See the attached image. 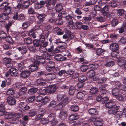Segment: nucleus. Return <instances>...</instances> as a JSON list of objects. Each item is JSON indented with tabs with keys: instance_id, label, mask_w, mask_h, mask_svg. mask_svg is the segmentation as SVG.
<instances>
[{
	"instance_id": "nucleus-42",
	"label": "nucleus",
	"mask_w": 126,
	"mask_h": 126,
	"mask_svg": "<svg viewBox=\"0 0 126 126\" xmlns=\"http://www.w3.org/2000/svg\"><path fill=\"white\" fill-rule=\"evenodd\" d=\"M55 23L56 24L61 25L63 24V20L61 18H58L55 21Z\"/></svg>"
},
{
	"instance_id": "nucleus-58",
	"label": "nucleus",
	"mask_w": 126,
	"mask_h": 126,
	"mask_svg": "<svg viewBox=\"0 0 126 126\" xmlns=\"http://www.w3.org/2000/svg\"><path fill=\"white\" fill-rule=\"evenodd\" d=\"M30 1L29 0L25 1L24 0V2H23L24 7L25 8L28 7L30 5Z\"/></svg>"
},
{
	"instance_id": "nucleus-55",
	"label": "nucleus",
	"mask_w": 126,
	"mask_h": 126,
	"mask_svg": "<svg viewBox=\"0 0 126 126\" xmlns=\"http://www.w3.org/2000/svg\"><path fill=\"white\" fill-rule=\"evenodd\" d=\"M56 102L55 101H51L48 105L49 108H53L56 106Z\"/></svg>"
},
{
	"instance_id": "nucleus-21",
	"label": "nucleus",
	"mask_w": 126,
	"mask_h": 126,
	"mask_svg": "<svg viewBox=\"0 0 126 126\" xmlns=\"http://www.w3.org/2000/svg\"><path fill=\"white\" fill-rule=\"evenodd\" d=\"M94 124L96 126H101L103 125L102 120L97 118H96V120Z\"/></svg>"
},
{
	"instance_id": "nucleus-57",
	"label": "nucleus",
	"mask_w": 126,
	"mask_h": 126,
	"mask_svg": "<svg viewBox=\"0 0 126 126\" xmlns=\"http://www.w3.org/2000/svg\"><path fill=\"white\" fill-rule=\"evenodd\" d=\"M24 41L26 44L28 45L32 43V40L30 37H28L24 39Z\"/></svg>"
},
{
	"instance_id": "nucleus-2",
	"label": "nucleus",
	"mask_w": 126,
	"mask_h": 126,
	"mask_svg": "<svg viewBox=\"0 0 126 126\" xmlns=\"http://www.w3.org/2000/svg\"><path fill=\"white\" fill-rule=\"evenodd\" d=\"M45 54H43L41 55H37L36 56V60L35 61V64H38L39 65L41 63L42 64L45 62L44 58Z\"/></svg>"
},
{
	"instance_id": "nucleus-30",
	"label": "nucleus",
	"mask_w": 126,
	"mask_h": 126,
	"mask_svg": "<svg viewBox=\"0 0 126 126\" xmlns=\"http://www.w3.org/2000/svg\"><path fill=\"white\" fill-rule=\"evenodd\" d=\"M85 94V92L84 91L79 92L78 93L77 96L78 99H82L84 97Z\"/></svg>"
},
{
	"instance_id": "nucleus-24",
	"label": "nucleus",
	"mask_w": 126,
	"mask_h": 126,
	"mask_svg": "<svg viewBox=\"0 0 126 126\" xmlns=\"http://www.w3.org/2000/svg\"><path fill=\"white\" fill-rule=\"evenodd\" d=\"M63 9L62 4L61 3H58L55 6V10L56 12L59 13Z\"/></svg>"
},
{
	"instance_id": "nucleus-5",
	"label": "nucleus",
	"mask_w": 126,
	"mask_h": 126,
	"mask_svg": "<svg viewBox=\"0 0 126 126\" xmlns=\"http://www.w3.org/2000/svg\"><path fill=\"white\" fill-rule=\"evenodd\" d=\"M122 106L121 105H119L118 106L116 105L115 107L112 108L108 111L109 115H111V116H113V115L115 114L117 112V111L118 109L121 108Z\"/></svg>"
},
{
	"instance_id": "nucleus-32",
	"label": "nucleus",
	"mask_w": 126,
	"mask_h": 126,
	"mask_svg": "<svg viewBox=\"0 0 126 126\" xmlns=\"http://www.w3.org/2000/svg\"><path fill=\"white\" fill-rule=\"evenodd\" d=\"M33 43L34 46L37 47H40L42 45L40 41L38 40H34L33 41Z\"/></svg>"
},
{
	"instance_id": "nucleus-43",
	"label": "nucleus",
	"mask_w": 126,
	"mask_h": 126,
	"mask_svg": "<svg viewBox=\"0 0 126 126\" xmlns=\"http://www.w3.org/2000/svg\"><path fill=\"white\" fill-rule=\"evenodd\" d=\"M42 79H37L36 80L35 82L37 83L38 85H40L43 86L46 84L45 82L42 81Z\"/></svg>"
},
{
	"instance_id": "nucleus-61",
	"label": "nucleus",
	"mask_w": 126,
	"mask_h": 126,
	"mask_svg": "<svg viewBox=\"0 0 126 126\" xmlns=\"http://www.w3.org/2000/svg\"><path fill=\"white\" fill-rule=\"evenodd\" d=\"M15 117L16 118H14L10 120V122L11 123L14 124H16L19 121L18 119V118L16 117Z\"/></svg>"
},
{
	"instance_id": "nucleus-8",
	"label": "nucleus",
	"mask_w": 126,
	"mask_h": 126,
	"mask_svg": "<svg viewBox=\"0 0 126 126\" xmlns=\"http://www.w3.org/2000/svg\"><path fill=\"white\" fill-rule=\"evenodd\" d=\"M95 73L93 70H90L88 72L87 75L90 78L93 80H96L97 79L95 75Z\"/></svg>"
},
{
	"instance_id": "nucleus-23",
	"label": "nucleus",
	"mask_w": 126,
	"mask_h": 126,
	"mask_svg": "<svg viewBox=\"0 0 126 126\" xmlns=\"http://www.w3.org/2000/svg\"><path fill=\"white\" fill-rule=\"evenodd\" d=\"M119 23V21L117 19L113 18L111 21L110 24L113 27L117 26Z\"/></svg>"
},
{
	"instance_id": "nucleus-38",
	"label": "nucleus",
	"mask_w": 126,
	"mask_h": 126,
	"mask_svg": "<svg viewBox=\"0 0 126 126\" xmlns=\"http://www.w3.org/2000/svg\"><path fill=\"white\" fill-rule=\"evenodd\" d=\"M118 100L120 101H124V98L122 95L120 94H118L114 96Z\"/></svg>"
},
{
	"instance_id": "nucleus-4",
	"label": "nucleus",
	"mask_w": 126,
	"mask_h": 126,
	"mask_svg": "<svg viewBox=\"0 0 126 126\" xmlns=\"http://www.w3.org/2000/svg\"><path fill=\"white\" fill-rule=\"evenodd\" d=\"M46 15L45 14L43 13L42 14H39L37 15V17L39 20L38 21L36 24L39 26H42L43 24H44L43 23Z\"/></svg>"
},
{
	"instance_id": "nucleus-63",
	"label": "nucleus",
	"mask_w": 126,
	"mask_h": 126,
	"mask_svg": "<svg viewBox=\"0 0 126 126\" xmlns=\"http://www.w3.org/2000/svg\"><path fill=\"white\" fill-rule=\"evenodd\" d=\"M114 64V63L113 61H110L109 62H107V63H106L105 65L109 67H111Z\"/></svg>"
},
{
	"instance_id": "nucleus-33",
	"label": "nucleus",
	"mask_w": 126,
	"mask_h": 126,
	"mask_svg": "<svg viewBox=\"0 0 126 126\" xmlns=\"http://www.w3.org/2000/svg\"><path fill=\"white\" fill-rule=\"evenodd\" d=\"M87 77L84 75H81L79 76L78 80L79 82H84L87 80Z\"/></svg>"
},
{
	"instance_id": "nucleus-46",
	"label": "nucleus",
	"mask_w": 126,
	"mask_h": 126,
	"mask_svg": "<svg viewBox=\"0 0 126 126\" xmlns=\"http://www.w3.org/2000/svg\"><path fill=\"white\" fill-rule=\"evenodd\" d=\"M98 90L96 87H92L90 90V93L91 94H95L98 92Z\"/></svg>"
},
{
	"instance_id": "nucleus-64",
	"label": "nucleus",
	"mask_w": 126,
	"mask_h": 126,
	"mask_svg": "<svg viewBox=\"0 0 126 126\" xmlns=\"http://www.w3.org/2000/svg\"><path fill=\"white\" fill-rule=\"evenodd\" d=\"M124 12V10L123 9H119L117 10V14L118 16L123 15Z\"/></svg>"
},
{
	"instance_id": "nucleus-47",
	"label": "nucleus",
	"mask_w": 126,
	"mask_h": 126,
	"mask_svg": "<svg viewBox=\"0 0 126 126\" xmlns=\"http://www.w3.org/2000/svg\"><path fill=\"white\" fill-rule=\"evenodd\" d=\"M48 79L49 80H52L55 78V75L52 73H49L47 75Z\"/></svg>"
},
{
	"instance_id": "nucleus-44",
	"label": "nucleus",
	"mask_w": 126,
	"mask_h": 126,
	"mask_svg": "<svg viewBox=\"0 0 126 126\" xmlns=\"http://www.w3.org/2000/svg\"><path fill=\"white\" fill-rule=\"evenodd\" d=\"M71 110L73 112H76L78 111L79 109V108L77 105H72L70 107Z\"/></svg>"
},
{
	"instance_id": "nucleus-20",
	"label": "nucleus",
	"mask_w": 126,
	"mask_h": 126,
	"mask_svg": "<svg viewBox=\"0 0 126 126\" xmlns=\"http://www.w3.org/2000/svg\"><path fill=\"white\" fill-rule=\"evenodd\" d=\"M97 0H90L89 1L85 2L84 3V5L86 6L94 5L96 3Z\"/></svg>"
},
{
	"instance_id": "nucleus-10",
	"label": "nucleus",
	"mask_w": 126,
	"mask_h": 126,
	"mask_svg": "<svg viewBox=\"0 0 126 126\" xmlns=\"http://www.w3.org/2000/svg\"><path fill=\"white\" fill-rule=\"evenodd\" d=\"M67 115V111L65 110H62L60 113L59 117L62 120H63L66 119Z\"/></svg>"
},
{
	"instance_id": "nucleus-35",
	"label": "nucleus",
	"mask_w": 126,
	"mask_h": 126,
	"mask_svg": "<svg viewBox=\"0 0 126 126\" xmlns=\"http://www.w3.org/2000/svg\"><path fill=\"white\" fill-rule=\"evenodd\" d=\"M76 91V88L75 87L72 86L69 89V94L70 95H73L74 93Z\"/></svg>"
},
{
	"instance_id": "nucleus-29",
	"label": "nucleus",
	"mask_w": 126,
	"mask_h": 126,
	"mask_svg": "<svg viewBox=\"0 0 126 126\" xmlns=\"http://www.w3.org/2000/svg\"><path fill=\"white\" fill-rule=\"evenodd\" d=\"M118 65L120 66H124L126 63V60L123 59H120L118 60L117 61Z\"/></svg>"
},
{
	"instance_id": "nucleus-9",
	"label": "nucleus",
	"mask_w": 126,
	"mask_h": 126,
	"mask_svg": "<svg viewBox=\"0 0 126 126\" xmlns=\"http://www.w3.org/2000/svg\"><path fill=\"white\" fill-rule=\"evenodd\" d=\"M7 102L8 104L10 105H14L16 103L15 98L12 96H10L7 98Z\"/></svg>"
},
{
	"instance_id": "nucleus-53",
	"label": "nucleus",
	"mask_w": 126,
	"mask_h": 126,
	"mask_svg": "<svg viewBox=\"0 0 126 126\" xmlns=\"http://www.w3.org/2000/svg\"><path fill=\"white\" fill-rule=\"evenodd\" d=\"M5 111L4 105L3 103H0V112H1L3 114Z\"/></svg>"
},
{
	"instance_id": "nucleus-22",
	"label": "nucleus",
	"mask_w": 126,
	"mask_h": 126,
	"mask_svg": "<svg viewBox=\"0 0 126 126\" xmlns=\"http://www.w3.org/2000/svg\"><path fill=\"white\" fill-rule=\"evenodd\" d=\"M19 51H22L21 53L23 54L26 53L27 51V49L26 46H23L19 47L17 48Z\"/></svg>"
},
{
	"instance_id": "nucleus-19",
	"label": "nucleus",
	"mask_w": 126,
	"mask_h": 126,
	"mask_svg": "<svg viewBox=\"0 0 126 126\" xmlns=\"http://www.w3.org/2000/svg\"><path fill=\"white\" fill-rule=\"evenodd\" d=\"M54 46L52 45L50 48H48L47 54V55L49 56H52L54 55L55 53L53 52L54 49Z\"/></svg>"
},
{
	"instance_id": "nucleus-52",
	"label": "nucleus",
	"mask_w": 126,
	"mask_h": 126,
	"mask_svg": "<svg viewBox=\"0 0 126 126\" xmlns=\"http://www.w3.org/2000/svg\"><path fill=\"white\" fill-rule=\"evenodd\" d=\"M11 7L8 6L3 9L4 11H6L7 14H9L11 12Z\"/></svg>"
},
{
	"instance_id": "nucleus-50",
	"label": "nucleus",
	"mask_w": 126,
	"mask_h": 126,
	"mask_svg": "<svg viewBox=\"0 0 126 126\" xmlns=\"http://www.w3.org/2000/svg\"><path fill=\"white\" fill-rule=\"evenodd\" d=\"M6 41L9 43L12 44L14 43V42L11 37L10 36H7L6 38Z\"/></svg>"
},
{
	"instance_id": "nucleus-60",
	"label": "nucleus",
	"mask_w": 126,
	"mask_h": 126,
	"mask_svg": "<svg viewBox=\"0 0 126 126\" xmlns=\"http://www.w3.org/2000/svg\"><path fill=\"white\" fill-rule=\"evenodd\" d=\"M123 115V112L122 111H117V112L115 114L116 117L118 118H121L122 117Z\"/></svg>"
},
{
	"instance_id": "nucleus-45",
	"label": "nucleus",
	"mask_w": 126,
	"mask_h": 126,
	"mask_svg": "<svg viewBox=\"0 0 126 126\" xmlns=\"http://www.w3.org/2000/svg\"><path fill=\"white\" fill-rule=\"evenodd\" d=\"M35 32L33 31H31L29 33V36L32 37L33 38H35L36 37V35Z\"/></svg>"
},
{
	"instance_id": "nucleus-41",
	"label": "nucleus",
	"mask_w": 126,
	"mask_h": 126,
	"mask_svg": "<svg viewBox=\"0 0 126 126\" xmlns=\"http://www.w3.org/2000/svg\"><path fill=\"white\" fill-rule=\"evenodd\" d=\"M38 90V89L37 88H32L30 89L28 91L29 93L30 94H33L36 93Z\"/></svg>"
},
{
	"instance_id": "nucleus-18",
	"label": "nucleus",
	"mask_w": 126,
	"mask_h": 126,
	"mask_svg": "<svg viewBox=\"0 0 126 126\" xmlns=\"http://www.w3.org/2000/svg\"><path fill=\"white\" fill-rule=\"evenodd\" d=\"M4 60L6 61V66L8 68H10L13 66V63L10 62L11 59L10 58H5Z\"/></svg>"
},
{
	"instance_id": "nucleus-40",
	"label": "nucleus",
	"mask_w": 126,
	"mask_h": 126,
	"mask_svg": "<svg viewBox=\"0 0 126 126\" xmlns=\"http://www.w3.org/2000/svg\"><path fill=\"white\" fill-rule=\"evenodd\" d=\"M96 78H97V79L96 80H97L98 83H104L105 82L106 80V79L104 78H99L96 77Z\"/></svg>"
},
{
	"instance_id": "nucleus-26",
	"label": "nucleus",
	"mask_w": 126,
	"mask_h": 126,
	"mask_svg": "<svg viewBox=\"0 0 126 126\" xmlns=\"http://www.w3.org/2000/svg\"><path fill=\"white\" fill-rule=\"evenodd\" d=\"M88 112L92 115L97 114L98 113L97 110L96 109L93 108L89 109Z\"/></svg>"
},
{
	"instance_id": "nucleus-48",
	"label": "nucleus",
	"mask_w": 126,
	"mask_h": 126,
	"mask_svg": "<svg viewBox=\"0 0 126 126\" xmlns=\"http://www.w3.org/2000/svg\"><path fill=\"white\" fill-rule=\"evenodd\" d=\"M14 93V91L13 88H10L6 92V94L7 95H13Z\"/></svg>"
},
{
	"instance_id": "nucleus-34",
	"label": "nucleus",
	"mask_w": 126,
	"mask_h": 126,
	"mask_svg": "<svg viewBox=\"0 0 126 126\" xmlns=\"http://www.w3.org/2000/svg\"><path fill=\"white\" fill-rule=\"evenodd\" d=\"M13 23V22L10 21H9V22L7 24L5 25V28L6 29L8 33L9 32L10 27L12 25Z\"/></svg>"
},
{
	"instance_id": "nucleus-25",
	"label": "nucleus",
	"mask_w": 126,
	"mask_h": 126,
	"mask_svg": "<svg viewBox=\"0 0 126 126\" xmlns=\"http://www.w3.org/2000/svg\"><path fill=\"white\" fill-rule=\"evenodd\" d=\"M55 3L54 1H52V2L46 4V6L48 9L51 10L53 9L54 7Z\"/></svg>"
},
{
	"instance_id": "nucleus-1",
	"label": "nucleus",
	"mask_w": 126,
	"mask_h": 126,
	"mask_svg": "<svg viewBox=\"0 0 126 126\" xmlns=\"http://www.w3.org/2000/svg\"><path fill=\"white\" fill-rule=\"evenodd\" d=\"M3 114L4 115L5 118L6 119H10L12 117H14L15 116H16V117L19 118L21 115L20 114L6 111H5Z\"/></svg>"
},
{
	"instance_id": "nucleus-6",
	"label": "nucleus",
	"mask_w": 126,
	"mask_h": 126,
	"mask_svg": "<svg viewBox=\"0 0 126 126\" xmlns=\"http://www.w3.org/2000/svg\"><path fill=\"white\" fill-rule=\"evenodd\" d=\"M46 68L48 71L50 72L52 71V69L54 68L55 66V64L53 61H50L47 63Z\"/></svg>"
},
{
	"instance_id": "nucleus-51",
	"label": "nucleus",
	"mask_w": 126,
	"mask_h": 126,
	"mask_svg": "<svg viewBox=\"0 0 126 126\" xmlns=\"http://www.w3.org/2000/svg\"><path fill=\"white\" fill-rule=\"evenodd\" d=\"M79 73L77 72L74 71V73L72 74L71 78L73 79H76L78 78L79 76Z\"/></svg>"
},
{
	"instance_id": "nucleus-54",
	"label": "nucleus",
	"mask_w": 126,
	"mask_h": 126,
	"mask_svg": "<svg viewBox=\"0 0 126 126\" xmlns=\"http://www.w3.org/2000/svg\"><path fill=\"white\" fill-rule=\"evenodd\" d=\"M7 36L6 33L3 31H0V37L1 38L4 39Z\"/></svg>"
},
{
	"instance_id": "nucleus-3",
	"label": "nucleus",
	"mask_w": 126,
	"mask_h": 126,
	"mask_svg": "<svg viewBox=\"0 0 126 126\" xmlns=\"http://www.w3.org/2000/svg\"><path fill=\"white\" fill-rule=\"evenodd\" d=\"M110 48L111 50L113 52V53H112V56L114 57L116 56V55H113V54L114 52L118 51L119 49V44L113 42L110 44Z\"/></svg>"
},
{
	"instance_id": "nucleus-7",
	"label": "nucleus",
	"mask_w": 126,
	"mask_h": 126,
	"mask_svg": "<svg viewBox=\"0 0 126 126\" xmlns=\"http://www.w3.org/2000/svg\"><path fill=\"white\" fill-rule=\"evenodd\" d=\"M99 89L101 95H106L108 94L109 92L106 89L105 86L103 85H101L99 86Z\"/></svg>"
},
{
	"instance_id": "nucleus-13",
	"label": "nucleus",
	"mask_w": 126,
	"mask_h": 126,
	"mask_svg": "<svg viewBox=\"0 0 126 126\" xmlns=\"http://www.w3.org/2000/svg\"><path fill=\"white\" fill-rule=\"evenodd\" d=\"M66 23L69 26L72 25L73 23L72 16L68 14L65 17Z\"/></svg>"
},
{
	"instance_id": "nucleus-15",
	"label": "nucleus",
	"mask_w": 126,
	"mask_h": 126,
	"mask_svg": "<svg viewBox=\"0 0 126 126\" xmlns=\"http://www.w3.org/2000/svg\"><path fill=\"white\" fill-rule=\"evenodd\" d=\"M31 74V72L29 71L24 70L22 71L20 74L21 77L23 78H26L28 77Z\"/></svg>"
},
{
	"instance_id": "nucleus-49",
	"label": "nucleus",
	"mask_w": 126,
	"mask_h": 126,
	"mask_svg": "<svg viewBox=\"0 0 126 126\" xmlns=\"http://www.w3.org/2000/svg\"><path fill=\"white\" fill-rule=\"evenodd\" d=\"M28 113L30 117H33L37 114V112L34 110H31Z\"/></svg>"
},
{
	"instance_id": "nucleus-17",
	"label": "nucleus",
	"mask_w": 126,
	"mask_h": 126,
	"mask_svg": "<svg viewBox=\"0 0 126 126\" xmlns=\"http://www.w3.org/2000/svg\"><path fill=\"white\" fill-rule=\"evenodd\" d=\"M27 91V89L26 87H22L19 89L18 94L20 96L23 95L25 94Z\"/></svg>"
},
{
	"instance_id": "nucleus-14",
	"label": "nucleus",
	"mask_w": 126,
	"mask_h": 126,
	"mask_svg": "<svg viewBox=\"0 0 126 126\" xmlns=\"http://www.w3.org/2000/svg\"><path fill=\"white\" fill-rule=\"evenodd\" d=\"M56 89L55 85H51L47 87V92L48 93L52 94L55 92Z\"/></svg>"
},
{
	"instance_id": "nucleus-11",
	"label": "nucleus",
	"mask_w": 126,
	"mask_h": 126,
	"mask_svg": "<svg viewBox=\"0 0 126 126\" xmlns=\"http://www.w3.org/2000/svg\"><path fill=\"white\" fill-rule=\"evenodd\" d=\"M117 102V101L115 100H111L106 104V106L107 108H110L116 105Z\"/></svg>"
},
{
	"instance_id": "nucleus-37",
	"label": "nucleus",
	"mask_w": 126,
	"mask_h": 126,
	"mask_svg": "<svg viewBox=\"0 0 126 126\" xmlns=\"http://www.w3.org/2000/svg\"><path fill=\"white\" fill-rule=\"evenodd\" d=\"M66 95H64L62 94H58L57 95V99L58 101H59L61 103L63 101V100L64 96Z\"/></svg>"
},
{
	"instance_id": "nucleus-12",
	"label": "nucleus",
	"mask_w": 126,
	"mask_h": 126,
	"mask_svg": "<svg viewBox=\"0 0 126 126\" xmlns=\"http://www.w3.org/2000/svg\"><path fill=\"white\" fill-rule=\"evenodd\" d=\"M39 65L38 64H35L34 61L33 64L29 66V69L32 72H35L38 70Z\"/></svg>"
},
{
	"instance_id": "nucleus-62",
	"label": "nucleus",
	"mask_w": 126,
	"mask_h": 126,
	"mask_svg": "<svg viewBox=\"0 0 126 126\" xmlns=\"http://www.w3.org/2000/svg\"><path fill=\"white\" fill-rule=\"evenodd\" d=\"M23 85L22 83L21 82H18L16 83L15 85H14L13 87L14 88H21Z\"/></svg>"
},
{
	"instance_id": "nucleus-28",
	"label": "nucleus",
	"mask_w": 126,
	"mask_h": 126,
	"mask_svg": "<svg viewBox=\"0 0 126 126\" xmlns=\"http://www.w3.org/2000/svg\"><path fill=\"white\" fill-rule=\"evenodd\" d=\"M56 119V115L54 113H52L49 115L48 119L49 122H52Z\"/></svg>"
},
{
	"instance_id": "nucleus-59",
	"label": "nucleus",
	"mask_w": 126,
	"mask_h": 126,
	"mask_svg": "<svg viewBox=\"0 0 126 126\" xmlns=\"http://www.w3.org/2000/svg\"><path fill=\"white\" fill-rule=\"evenodd\" d=\"M104 50L101 48H99L96 50V53L97 55H102L104 54Z\"/></svg>"
},
{
	"instance_id": "nucleus-39",
	"label": "nucleus",
	"mask_w": 126,
	"mask_h": 126,
	"mask_svg": "<svg viewBox=\"0 0 126 126\" xmlns=\"http://www.w3.org/2000/svg\"><path fill=\"white\" fill-rule=\"evenodd\" d=\"M24 2V0H19L18 1V4L17 6V8H22L24 7L23 2Z\"/></svg>"
},
{
	"instance_id": "nucleus-31",
	"label": "nucleus",
	"mask_w": 126,
	"mask_h": 126,
	"mask_svg": "<svg viewBox=\"0 0 126 126\" xmlns=\"http://www.w3.org/2000/svg\"><path fill=\"white\" fill-rule=\"evenodd\" d=\"M78 115L75 114H71L69 117V119L70 121H73L76 120L79 118Z\"/></svg>"
},
{
	"instance_id": "nucleus-27",
	"label": "nucleus",
	"mask_w": 126,
	"mask_h": 126,
	"mask_svg": "<svg viewBox=\"0 0 126 126\" xmlns=\"http://www.w3.org/2000/svg\"><path fill=\"white\" fill-rule=\"evenodd\" d=\"M112 95L114 97L115 96L119 94V90L117 88H114L112 89Z\"/></svg>"
},
{
	"instance_id": "nucleus-36",
	"label": "nucleus",
	"mask_w": 126,
	"mask_h": 126,
	"mask_svg": "<svg viewBox=\"0 0 126 126\" xmlns=\"http://www.w3.org/2000/svg\"><path fill=\"white\" fill-rule=\"evenodd\" d=\"M63 98L64 99L63 100L61 103L64 106L68 103L69 101V99L68 98V97L66 96H64V97Z\"/></svg>"
},
{
	"instance_id": "nucleus-56",
	"label": "nucleus",
	"mask_w": 126,
	"mask_h": 126,
	"mask_svg": "<svg viewBox=\"0 0 126 126\" xmlns=\"http://www.w3.org/2000/svg\"><path fill=\"white\" fill-rule=\"evenodd\" d=\"M47 93V89H46L42 88L39 90V94L43 95L46 94Z\"/></svg>"
},
{
	"instance_id": "nucleus-16",
	"label": "nucleus",
	"mask_w": 126,
	"mask_h": 126,
	"mask_svg": "<svg viewBox=\"0 0 126 126\" xmlns=\"http://www.w3.org/2000/svg\"><path fill=\"white\" fill-rule=\"evenodd\" d=\"M11 75L12 77H16L18 75V71L15 68H12L10 69Z\"/></svg>"
}]
</instances>
